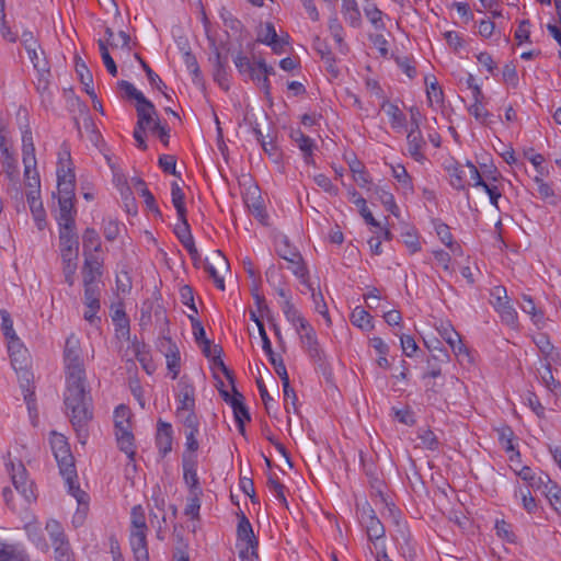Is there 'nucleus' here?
<instances>
[{"mask_svg": "<svg viewBox=\"0 0 561 561\" xmlns=\"http://www.w3.org/2000/svg\"><path fill=\"white\" fill-rule=\"evenodd\" d=\"M64 363L66 373L64 404L66 413L78 439L84 444L88 437L89 423L93 419V400L87 382L80 340L75 334H70L66 340Z\"/></svg>", "mask_w": 561, "mask_h": 561, "instance_id": "f257e3e1", "label": "nucleus"}, {"mask_svg": "<svg viewBox=\"0 0 561 561\" xmlns=\"http://www.w3.org/2000/svg\"><path fill=\"white\" fill-rule=\"evenodd\" d=\"M50 446L55 459L58 463L60 474L64 477L68 485L69 493L78 501L79 504H85L88 494L82 491L77 483V471L75 459L71 455L67 438L62 434L51 433Z\"/></svg>", "mask_w": 561, "mask_h": 561, "instance_id": "f03ea898", "label": "nucleus"}, {"mask_svg": "<svg viewBox=\"0 0 561 561\" xmlns=\"http://www.w3.org/2000/svg\"><path fill=\"white\" fill-rule=\"evenodd\" d=\"M147 524L145 511L141 505H136L130 513L129 542L136 561H149L147 543Z\"/></svg>", "mask_w": 561, "mask_h": 561, "instance_id": "7ed1b4c3", "label": "nucleus"}, {"mask_svg": "<svg viewBox=\"0 0 561 561\" xmlns=\"http://www.w3.org/2000/svg\"><path fill=\"white\" fill-rule=\"evenodd\" d=\"M59 225V244L61 260L78 259L79 241L76 233L75 217L56 218Z\"/></svg>", "mask_w": 561, "mask_h": 561, "instance_id": "20e7f679", "label": "nucleus"}, {"mask_svg": "<svg viewBox=\"0 0 561 561\" xmlns=\"http://www.w3.org/2000/svg\"><path fill=\"white\" fill-rule=\"evenodd\" d=\"M57 188L59 213L56 218L75 217V174H69V179H66V175L61 174Z\"/></svg>", "mask_w": 561, "mask_h": 561, "instance_id": "39448f33", "label": "nucleus"}, {"mask_svg": "<svg viewBox=\"0 0 561 561\" xmlns=\"http://www.w3.org/2000/svg\"><path fill=\"white\" fill-rule=\"evenodd\" d=\"M490 302L499 312L503 322L508 325H515L517 322V312L512 306L504 286H495L490 293Z\"/></svg>", "mask_w": 561, "mask_h": 561, "instance_id": "423d86ee", "label": "nucleus"}, {"mask_svg": "<svg viewBox=\"0 0 561 561\" xmlns=\"http://www.w3.org/2000/svg\"><path fill=\"white\" fill-rule=\"evenodd\" d=\"M9 468L10 476L12 479V483L18 492H20L26 502H32L35 500V494L33 491V483L27 478V472L22 462H18L16 465L12 461L7 463Z\"/></svg>", "mask_w": 561, "mask_h": 561, "instance_id": "0eeeda50", "label": "nucleus"}, {"mask_svg": "<svg viewBox=\"0 0 561 561\" xmlns=\"http://www.w3.org/2000/svg\"><path fill=\"white\" fill-rule=\"evenodd\" d=\"M360 520L366 528L368 539L375 541L385 537V527L376 516L370 505H366L362 510Z\"/></svg>", "mask_w": 561, "mask_h": 561, "instance_id": "6e6552de", "label": "nucleus"}, {"mask_svg": "<svg viewBox=\"0 0 561 561\" xmlns=\"http://www.w3.org/2000/svg\"><path fill=\"white\" fill-rule=\"evenodd\" d=\"M183 478L190 489V493H203L197 476V456L183 454Z\"/></svg>", "mask_w": 561, "mask_h": 561, "instance_id": "1a4fd4ad", "label": "nucleus"}, {"mask_svg": "<svg viewBox=\"0 0 561 561\" xmlns=\"http://www.w3.org/2000/svg\"><path fill=\"white\" fill-rule=\"evenodd\" d=\"M102 263L99 255H87L82 266V277L84 287L99 286L98 282L102 276Z\"/></svg>", "mask_w": 561, "mask_h": 561, "instance_id": "9d476101", "label": "nucleus"}, {"mask_svg": "<svg viewBox=\"0 0 561 561\" xmlns=\"http://www.w3.org/2000/svg\"><path fill=\"white\" fill-rule=\"evenodd\" d=\"M438 332L457 357H469L468 350L463 345L459 333L450 324H442Z\"/></svg>", "mask_w": 561, "mask_h": 561, "instance_id": "9b49d317", "label": "nucleus"}, {"mask_svg": "<svg viewBox=\"0 0 561 561\" xmlns=\"http://www.w3.org/2000/svg\"><path fill=\"white\" fill-rule=\"evenodd\" d=\"M160 346L165 351L167 367L172 374V379H176L180 374V351L170 337H164Z\"/></svg>", "mask_w": 561, "mask_h": 561, "instance_id": "f8f14e48", "label": "nucleus"}, {"mask_svg": "<svg viewBox=\"0 0 561 561\" xmlns=\"http://www.w3.org/2000/svg\"><path fill=\"white\" fill-rule=\"evenodd\" d=\"M137 111V127L147 129L149 128L151 130V127L154 125L156 122H160L157 117V111L154 108V105L149 101L145 100L144 102L136 105Z\"/></svg>", "mask_w": 561, "mask_h": 561, "instance_id": "ddd939ff", "label": "nucleus"}, {"mask_svg": "<svg viewBox=\"0 0 561 561\" xmlns=\"http://www.w3.org/2000/svg\"><path fill=\"white\" fill-rule=\"evenodd\" d=\"M8 351L11 357V364L15 370H22L27 366L28 352L20 342V339L8 341Z\"/></svg>", "mask_w": 561, "mask_h": 561, "instance_id": "4468645a", "label": "nucleus"}, {"mask_svg": "<svg viewBox=\"0 0 561 561\" xmlns=\"http://www.w3.org/2000/svg\"><path fill=\"white\" fill-rule=\"evenodd\" d=\"M231 408L233 410L234 420L238 424L239 432L244 435L245 422L250 421V413L243 403V396L233 387V398L231 399Z\"/></svg>", "mask_w": 561, "mask_h": 561, "instance_id": "2eb2a0df", "label": "nucleus"}, {"mask_svg": "<svg viewBox=\"0 0 561 561\" xmlns=\"http://www.w3.org/2000/svg\"><path fill=\"white\" fill-rule=\"evenodd\" d=\"M26 51L34 68L38 72V76L45 77L46 75H50L48 61L44 51L37 45L36 41H33L30 45H26Z\"/></svg>", "mask_w": 561, "mask_h": 561, "instance_id": "dca6fc26", "label": "nucleus"}, {"mask_svg": "<svg viewBox=\"0 0 561 561\" xmlns=\"http://www.w3.org/2000/svg\"><path fill=\"white\" fill-rule=\"evenodd\" d=\"M0 163L8 180L16 184L20 180V170L13 151L3 150V152H0Z\"/></svg>", "mask_w": 561, "mask_h": 561, "instance_id": "f3484780", "label": "nucleus"}, {"mask_svg": "<svg viewBox=\"0 0 561 561\" xmlns=\"http://www.w3.org/2000/svg\"><path fill=\"white\" fill-rule=\"evenodd\" d=\"M172 426L170 423L159 421L158 431L156 436L157 447L162 456H165L172 450Z\"/></svg>", "mask_w": 561, "mask_h": 561, "instance_id": "a211bd4d", "label": "nucleus"}, {"mask_svg": "<svg viewBox=\"0 0 561 561\" xmlns=\"http://www.w3.org/2000/svg\"><path fill=\"white\" fill-rule=\"evenodd\" d=\"M179 401L180 405L176 415H182L190 410L195 409L194 387L183 380L180 381Z\"/></svg>", "mask_w": 561, "mask_h": 561, "instance_id": "6ab92c4d", "label": "nucleus"}, {"mask_svg": "<svg viewBox=\"0 0 561 561\" xmlns=\"http://www.w3.org/2000/svg\"><path fill=\"white\" fill-rule=\"evenodd\" d=\"M300 340L310 358L314 362H322L323 351L319 345L316 331L310 333H301Z\"/></svg>", "mask_w": 561, "mask_h": 561, "instance_id": "aec40b11", "label": "nucleus"}, {"mask_svg": "<svg viewBox=\"0 0 561 561\" xmlns=\"http://www.w3.org/2000/svg\"><path fill=\"white\" fill-rule=\"evenodd\" d=\"M0 561H30V558L20 546L0 542Z\"/></svg>", "mask_w": 561, "mask_h": 561, "instance_id": "412c9836", "label": "nucleus"}, {"mask_svg": "<svg viewBox=\"0 0 561 561\" xmlns=\"http://www.w3.org/2000/svg\"><path fill=\"white\" fill-rule=\"evenodd\" d=\"M341 11L351 26L358 27L362 24V14L356 0H342Z\"/></svg>", "mask_w": 561, "mask_h": 561, "instance_id": "4be33fe9", "label": "nucleus"}, {"mask_svg": "<svg viewBox=\"0 0 561 561\" xmlns=\"http://www.w3.org/2000/svg\"><path fill=\"white\" fill-rule=\"evenodd\" d=\"M26 198L37 228L43 230L46 226V213L41 201V195H27Z\"/></svg>", "mask_w": 561, "mask_h": 561, "instance_id": "5701e85b", "label": "nucleus"}, {"mask_svg": "<svg viewBox=\"0 0 561 561\" xmlns=\"http://www.w3.org/2000/svg\"><path fill=\"white\" fill-rule=\"evenodd\" d=\"M368 191L371 192L370 196L377 198L388 211L394 216H399V207L397 206L394 197L390 192L380 186H375Z\"/></svg>", "mask_w": 561, "mask_h": 561, "instance_id": "b1692460", "label": "nucleus"}, {"mask_svg": "<svg viewBox=\"0 0 561 561\" xmlns=\"http://www.w3.org/2000/svg\"><path fill=\"white\" fill-rule=\"evenodd\" d=\"M408 149L410 154L416 160L421 161L424 156L422 153V148L425 145V141L422 137L420 129H410L408 134Z\"/></svg>", "mask_w": 561, "mask_h": 561, "instance_id": "393cba45", "label": "nucleus"}, {"mask_svg": "<svg viewBox=\"0 0 561 561\" xmlns=\"http://www.w3.org/2000/svg\"><path fill=\"white\" fill-rule=\"evenodd\" d=\"M291 138L297 144L298 148L304 152L305 161L308 164L313 163L312 152L314 148L313 140L300 130H296L291 134Z\"/></svg>", "mask_w": 561, "mask_h": 561, "instance_id": "a878e982", "label": "nucleus"}, {"mask_svg": "<svg viewBox=\"0 0 561 561\" xmlns=\"http://www.w3.org/2000/svg\"><path fill=\"white\" fill-rule=\"evenodd\" d=\"M118 447L124 451L129 459H134L135 444L131 428L115 431Z\"/></svg>", "mask_w": 561, "mask_h": 561, "instance_id": "bb28decb", "label": "nucleus"}, {"mask_svg": "<svg viewBox=\"0 0 561 561\" xmlns=\"http://www.w3.org/2000/svg\"><path fill=\"white\" fill-rule=\"evenodd\" d=\"M83 255H95L93 252H99L101 249V240L99 233L92 229L87 228L82 236Z\"/></svg>", "mask_w": 561, "mask_h": 561, "instance_id": "cd10ccee", "label": "nucleus"}, {"mask_svg": "<svg viewBox=\"0 0 561 561\" xmlns=\"http://www.w3.org/2000/svg\"><path fill=\"white\" fill-rule=\"evenodd\" d=\"M131 185L140 194V196L144 197L147 208L160 215L156 199L151 192L147 188L145 181L139 178H133Z\"/></svg>", "mask_w": 561, "mask_h": 561, "instance_id": "c85d7f7f", "label": "nucleus"}, {"mask_svg": "<svg viewBox=\"0 0 561 561\" xmlns=\"http://www.w3.org/2000/svg\"><path fill=\"white\" fill-rule=\"evenodd\" d=\"M448 358V354L445 351L439 350L437 355H433L432 358L427 360V371L423 375V379H436L440 377L442 369L438 362H447Z\"/></svg>", "mask_w": 561, "mask_h": 561, "instance_id": "c756f323", "label": "nucleus"}, {"mask_svg": "<svg viewBox=\"0 0 561 561\" xmlns=\"http://www.w3.org/2000/svg\"><path fill=\"white\" fill-rule=\"evenodd\" d=\"M76 71H77V73H78V76L80 78L81 83L84 85L85 92L91 98H96V94H95L94 89L92 87V84H93L92 73L88 69V67L84 64V61L81 60L80 58L77 59V61H76Z\"/></svg>", "mask_w": 561, "mask_h": 561, "instance_id": "7c9ffc66", "label": "nucleus"}, {"mask_svg": "<svg viewBox=\"0 0 561 561\" xmlns=\"http://www.w3.org/2000/svg\"><path fill=\"white\" fill-rule=\"evenodd\" d=\"M381 110L390 118V123L393 128L403 127L404 122H405V116L396 104H392L390 102H383L381 105Z\"/></svg>", "mask_w": 561, "mask_h": 561, "instance_id": "2f4dec72", "label": "nucleus"}, {"mask_svg": "<svg viewBox=\"0 0 561 561\" xmlns=\"http://www.w3.org/2000/svg\"><path fill=\"white\" fill-rule=\"evenodd\" d=\"M226 65L227 58L222 57L221 54L216 50L215 54V70H214V79L219 83L224 89H228L227 84V73H226Z\"/></svg>", "mask_w": 561, "mask_h": 561, "instance_id": "473e14b6", "label": "nucleus"}, {"mask_svg": "<svg viewBox=\"0 0 561 561\" xmlns=\"http://www.w3.org/2000/svg\"><path fill=\"white\" fill-rule=\"evenodd\" d=\"M351 321L354 325L363 330H371L374 328L371 323V316L362 307H356L353 310Z\"/></svg>", "mask_w": 561, "mask_h": 561, "instance_id": "72a5a7b5", "label": "nucleus"}, {"mask_svg": "<svg viewBox=\"0 0 561 561\" xmlns=\"http://www.w3.org/2000/svg\"><path fill=\"white\" fill-rule=\"evenodd\" d=\"M130 416V410L126 405L117 407L114 411L115 431L131 428Z\"/></svg>", "mask_w": 561, "mask_h": 561, "instance_id": "f704fd0d", "label": "nucleus"}, {"mask_svg": "<svg viewBox=\"0 0 561 561\" xmlns=\"http://www.w3.org/2000/svg\"><path fill=\"white\" fill-rule=\"evenodd\" d=\"M171 196H172V204L176 209L178 217L184 218V214H186V208L184 204V193L180 185L176 182L172 183L171 187Z\"/></svg>", "mask_w": 561, "mask_h": 561, "instance_id": "c9c22d12", "label": "nucleus"}, {"mask_svg": "<svg viewBox=\"0 0 561 561\" xmlns=\"http://www.w3.org/2000/svg\"><path fill=\"white\" fill-rule=\"evenodd\" d=\"M277 33L272 23H266L265 28L261 30L257 35V41L270 45L274 51H277Z\"/></svg>", "mask_w": 561, "mask_h": 561, "instance_id": "e433bc0d", "label": "nucleus"}, {"mask_svg": "<svg viewBox=\"0 0 561 561\" xmlns=\"http://www.w3.org/2000/svg\"><path fill=\"white\" fill-rule=\"evenodd\" d=\"M329 30L331 35L333 36L334 41L339 45L340 50L345 54L346 51V45L344 43L343 38V26L339 22L336 15H333L329 21Z\"/></svg>", "mask_w": 561, "mask_h": 561, "instance_id": "4c0bfd02", "label": "nucleus"}, {"mask_svg": "<svg viewBox=\"0 0 561 561\" xmlns=\"http://www.w3.org/2000/svg\"><path fill=\"white\" fill-rule=\"evenodd\" d=\"M270 363L273 365L275 373L282 380L283 388L288 391L289 388V376L287 374L286 366L280 357H276L275 353L268 355Z\"/></svg>", "mask_w": 561, "mask_h": 561, "instance_id": "58836bf2", "label": "nucleus"}, {"mask_svg": "<svg viewBox=\"0 0 561 561\" xmlns=\"http://www.w3.org/2000/svg\"><path fill=\"white\" fill-rule=\"evenodd\" d=\"M233 62L241 75H248L250 78H255L256 64L253 65L247 56L239 53L234 57Z\"/></svg>", "mask_w": 561, "mask_h": 561, "instance_id": "ea45409f", "label": "nucleus"}, {"mask_svg": "<svg viewBox=\"0 0 561 561\" xmlns=\"http://www.w3.org/2000/svg\"><path fill=\"white\" fill-rule=\"evenodd\" d=\"M497 433H499V440H500L502 447L507 453L512 451V453H514V456L519 457V453L515 451L514 446H513L514 433L511 430V427L503 426L497 430Z\"/></svg>", "mask_w": 561, "mask_h": 561, "instance_id": "a19ab883", "label": "nucleus"}, {"mask_svg": "<svg viewBox=\"0 0 561 561\" xmlns=\"http://www.w3.org/2000/svg\"><path fill=\"white\" fill-rule=\"evenodd\" d=\"M467 169L465 165H456L450 169V184L456 190H463L466 187Z\"/></svg>", "mask_w": 561, "mask_h": 561, "instance_id": "79ce46f5", "label": "nucleus"}, {"mask_svg": "<svg viewBox=\"0 0 561 561\" xmlns=\"http://www.w3.org/2000/svg\"><path fill=\"white\" fill-rule=\"evenodd\" d=\"M201 495H202V493H196V492L190 493V496L187 499V504L184 510V514L186 516H190L194 519L199 518V510H201L199 496Z\"/></svg>", "mask_w": 561, "mask_h": 561, "instance_id": "37998d69", "label": "nucleus"}, {"mask_svg": "<svg viewBox=\"0 0 561 561\" xmlns=\"http://www.w3.org/2000/svg\"><path fill=\"white\" fill-rule=\"evenodd\" d=\"M84 305L88 309H100V289L95 287H84Z\"/></svg>", "mask_w": 561, "mask_h": 561, "instance_id": "c03bdc74", "label": "nucleus"}, {"mask_svg": "<svg viewBox=\"0 0 561 561\" xmlns=\"http://www.w3.org/2000/svg\"><path fill=\"white\" fill-rule=\"evenodd\" d=\"M46 530L48 531V534L50 536L53 546L67 541L65 538L64 530L57 520L51 519V520L47 522Z\"/></svg>", "mask_w": 561, "mask_h": 561, "instance_id": "a18cd8bd", "label": "nucleus"}, {"mask_svg": "<svg viewBox=\"0 0 561 561\" xmlns=\"http://www.w3.org/2000/svg\"><path fill=\"white\" fill-rule=\"evenodd\" d=\"M219 15L224 22V25L234 33H239L242 30L241 22L232 15L230 11L226 8H221L219 11Z\"/></svg>", "mask_w": 561, "mask_h": 561, "instance_id": "49530a36", "label": "nucleus"}, {"mask_svg": "<svg viewBox=\"0 0 561 561\" xmlns=\"http://www.w3.org/2000/svg\"><path fill=\"white\" fill-rule=\"evenodd\" d=\"M118 88L121 91L125 93L128 99H135L137 104L147 100L145 95L138 91L135 85L128 81L122 80L118 82Z\"/></svg>", "mask_w": 561, "mask_h": 561, "instance_id": "de8ad7c7", "label": "nucleus"}, {"mask_svg": "<svg viewBox=\"0 0 561 561\" xmlns=\"http://www.w3.org/2000/svg\"><path fill=\"white\" fill-rule=\"evenodd\" d=\"M289 266L288 268L291 270V272L301 279L304 284L307 283V275L308 271L304 264L302 257L300 254L297 255V257H293V261H288Z\"/></svg>", "mask_w": 561, "mask_h": 561, "instance_id": "09e8293b", "label": "nucleus"}, {"mask_svg": "<svg viewBox=\"0 0 561 561\" xmlns=\"http://www.w3.org/2000/svg\"><path fill=\"white\" fill-rule=\"evenodd\" d=\"M277 254L288 262L293 261V257H297L299 252H297L295 248L290 247L288 239L284 237L277 244Z\"/></svg>", "mask_w": 561, "mask_h": 561, "instance_id": "8fccbe9b", "label": "nucleus"}, {"mask_svg": "<svg viewBox=\"0 0 561 561\" xmlns=\"http://www.w3.org/2000/svg\"><path fill=\"white\" fill-rule=\"evenodd\" d=\"M541 380L551 392L558 394L561 390V382L554 379L549 365H545V371L541 374Z\"/></svg>", "mask_w": 561, "mask_h": 561, "instance_id": "3c124183", "label": "nucleus"}, {"mask_svg": "<svg viewBox=\"0 0 561 561\" xmlns=\"http://www.w3.org/2000/svg\"><path fill=\"white\" fill-rule=\"evenodd\" d=\"M0 316H1V321H2L1 328H2L5 339L8 341L16 339L18 335L13 329V321L11 319L10 313L7 310L2 309V310H0Z\"/></svg>", "mask_w": 561, "mask_h": 561, "instance_id": "603ef678", "label": "nucleus"}, {"mask_svg": "<svg viewBox=\"0 0 561 561\" xmlns=\"http://www.w3.org/2000/svg\"><path fill=\"white\" fill-rule=\"evenodd\" d=\"M420 446L434 450L438 447V439L431 430H422L419 433Z\"/></svg>", "mask_w": 561, "mask_h": 561, "instance_id": "864d4df0", "label": "nucleus"}, {"mask_svg": "<svg viewBox=\"0 0 561 561\" xmlns=\"http://www.w3.org/2000/svg\"><path fill=\"white\" fill-rule=\"evenodd\" d=\"M56 561H73V553L68 541L54 546Z\"/></svg>", "mask_w": 561, "mask_h": 561, "instance_id": "5fc2aeb1", "label": "nucleus"}, {"mask_svg": "<svg viewBox=\"0 0 561 561\" xmlns=\"http://www.w3.org/2000/svg\"><path fill=\"white\" fill-rule=\"evenodd\" d=\"M198 434V428L193 430H185V447L186 451L184 454L186 455H195V453L198 450L199 444L197 442L196 435Z\"/></svg>", "mask_w": 561, "mask_h": 561, "instance_id": "6e6d98bb", "label": "nucleus"}, {"mask_svg": "<svg viewBox=\"0 0 561 561\" xmlns=\"http://www.w3.org/2000/svg\"><path fill=\"white\" fill-rule=\"evenodd\" d=\"M77 260L78 259H72V260H62V264H64V267H62V272H64V275H65V282L69 285V286H72L75 284V274H76V271H77Z\"/></svg>", "mask_w": 561, "mask_h": 561, "instance_id": "4d7b16f0", "label": "nucleus"}, {"mask_svg": "<svg viewBox=\"0 0 561 561\" xmlns=\"http://www.w3.org/2000/svg\"><path fill=\"white\" fill-rule=\"evenodd\" d=\"M314 183L321 187L324 192L329 193L330 195H337V187L332 184L331 180L324 175V174H317L314 178Z\"/></svg>", "mask_w": 561, "mask_h": 561, "instance_id": "13d9d810", "label": "nucleus"}, {"mask_svg": "<svg viewBox=\"0 0 561 561\" xmlns=\"http://www.w3.org/2000/svg\"><path fill=\"white\" fill-rule=\"evenodd\" d=\"M546 495L554 510L561 513V489L556 484H551L547 488Z\"/></svg>", "mask_w": 561, "mask_h": 561, "instance_id": "bf43d9fd", "label": "nucleus"}, {"mask_svg": "<svg viewBox=\"0 0 561 561\" xmlns=\"http://www.w3.org/2000/svg\"><path fill=\"white\" fill-rule=\"evenodd\" d=\"M23 165L36 167L35 146L33 144L22 145Z\"/></svg>", "mask_w": 561, "mask_h": 561, "instance_id": "052dcab7", "label": "nucleus"}, {"mask_svg": "<svg viewBox=\"0 0 561 561\" xmlns=\"http://www.w3.org/2000/svg\"><path fill=\"white\" fill-rule=\"evenodd\" d=\"M400 342L402 351L408 357H412L419 348L414 337L411 335L402 334Z\"/></svg>", "mask_w": 561, "mask_h": 561, "instance_id": "680f3d73", "label": "nucleus"}, {"mask_svg": "<svg viewBox=\"0 0 561 561\" xmlns=\"http://www.w3.org/2000/svg\"><path fill=\"white\" fill-rule=\"evenodd\" d=\"M176 416L180 419V421L184 425L185 430L195 431V428H198V426H199V422H198V419H197L194 410H190V411L185 412L184 414L176 415Z\"/></svg>", "mask_w": 561, "mask_h": 561, "instance_id": "e2e57ef3", "label": "nucleus"}, {"mask_svg": "<svg viewBox=\"0 0 561 561\" xmlns=\"http://www.w3.org/2000/svg\"><path fill=\"white\" fill-rule=\"evenodd\" d=\"M465 168L467 169V176L470 178V180L473 182V186H481L483 187L485 184H488L481 176L479 170L474 164L471 162H467Z\"/></svg>", "mask_w": 561, "mask_h": 561, "instance_id": "0e129e2a", "label": "nucleus"}, {"mask_svg": "<svg viewBox=\"0 0 561 561\" xmlns=\"http://www.w3.org/2000/svg\"><path fill=\"white\" fill-rule=\"evenodd\" d=\"M160 168L165 172L179 176L176 173V160L174 156H162L159 159Z\"/></svg>", "mask_w": 561, "mask_h": 561, "instance_id": "69168bd1", "label": "nucleus"}, {"mask_svg": "<svg viewBox=\"0 0 561 561\" xmlns=\"http://www.w3.org/2000/svg\"><path fill=\"white\" fill-rule=\"evenodd\" d=\"M270 490L275 494L282 503L286 504V497L284 494L285 486L274 477H270L267 481Z\"/></svg>", "mask_w": 561, "mask_h": 561, "instance_id": "338daca9", "label": "nucleus"}, {"mask_svg": "<svg viewBox=\"0 0 561 561\" xmlns=\"http://www.w3.org/2000/svg\"><path fill=\"white\" fill-rule=\"evenodd\" d=\"M185 65L190 72L194 76L196 82L201 81V70L197 60L194 55L186 53L184 56Z\"/></svg>", "mask_w": 561, "mask_h": 561, "instance_id": "774afa93", "label": "nucleus"}]
</instances>
